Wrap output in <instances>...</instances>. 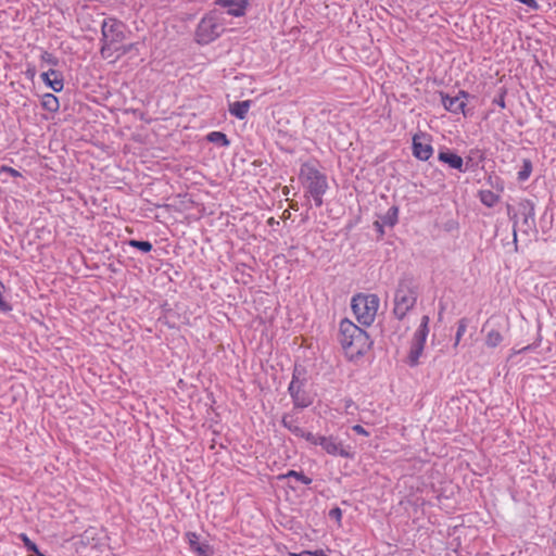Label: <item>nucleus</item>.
Instances as JSON below:
<instances>
[{
	"label": "nucleus",
	"instance_id": "22",
	"mask_svg": "<svg viewBox=\"0 0 556 556\" xmlns=\"http://www.w3.org/2000/svg\"><path fill=\"white\" fill-rule=\"evenodd\" d=\"M479 199L483 205L488 207H493L498 203L500 195L491 190H480Z\"/></svg>",
	"mask_w": 556,
	"mask_h": 556
},
{
	"label": "nucleus",
	"instance_id": "15",
	"mask_svg": "<svg viewBox=\"0 0 556 556\" xmlns=\"http://www.w3.org/2000/svg\"><path fill=\"white\" fill-rule=\"evenodd\" d=\"M438 160L447 164L448 167L464 173V159L452 150L444 148L439 151Z\"/></svg>",
	"mask_w": 556,
	"mask_h": 556
},
{
	"label": "nucleus",
	"instance_id": "47",
	"mask_svg": "<svg viewBox=\"0 0 556 556\" xmlns=\"http://www.w3.org/2000/svg\"><path fill=\"white\" fill-rule=\"evenodd\" d=\"M353 405H354V402H353V400H352V399H350V397H349V399H345V400H344V407H345V409H346V410H348L351 406H353Z\"/></svg>",
	"mask_w": 556,
	"mask_h": 556
},
{
	"label": "nucleus",
	"instance_id": "49",
	"mask_svg": "<svg viewBox=\"0 0 556 556\" xmlns=\"http://www.w3.org/2000/svg\"><path fill=\"white\" fill-rule=\"evenodd\" d=\"M444 309H445L444 305L442 303H440L439 320L442 319V315H443Z\"/></svg>",
	"mask_w": 556,
	"mask_h": 556
},
{
	"label": "nucleus",
	"instance_id": "16",
	"mask_svg": "<svg viewBox=\"0 0 556 556\" xmlns=\"http://www.w3.org/2000/svg\"><path fill=\"white\" fill-rule=\"evenodd\" d=\"M43 84L54 92H61L64 88L63 74L60 71L50 68L41 74Z\"/></svg>",
	"mask_w": 556,
	"mask_h": 556
},
{
	"label": "nucleus",
	"instance_id": "26",
	"mask_svg": "<svg viewBox=\"0 0 556 556\" xmlns=\"http://www.w3.org/2000/svg\"><path fill=\"white\" fill-rule=\"evenodd\" d=\"M18 539L23 542L27 552H31L35 556H47L40 552L37 544L33 542L26 533H20Z\"/></svg>",
	"mask_w": 556,
	"mask_h": 556
},
{
	"label": "nucleus",
	"instance_id": "20",
	"mask_svg": "<svg viewBox=\"0 0 556 556\" xmlns=\"http://www.w3.org/2000/svg\"><path fill=\"white\" fill-rule=\"evenodd\" d=\"M399 211L397 205H392L384 215L379 217V220L392 228L399 223Z\"/></svg>",
	"mask_w": 556,
	"mask_h": 556
},
{
	"label": "nucleus",
	"instance_id": "37",
	"mask_svg": "<svg viewBox=\"0 0 556 556\" xmlns=\"http://www.w3.org/2000/svg\"><path fill=\"white\" fill-rule=\"evenodd\" d=\"M328 516L330 519H333L338 522V525L340 526L341 525V520H342V510L340 507L336 506L333 508H331L328 513Z\"/></svg>",
	"mask_w": 556,
	"mask_h": 556
},
{
	"label": "nucleus",
	"instance_id": "2",
	"mask_svg": "<svg viewBox=\"0 0 556 556\" xmlns=\"http://www.w3.org/2000/svg\"><path fill=\"white\" fill-rule=\"evenodd\" d=\"M419 295V286L412 273H403L397 280L394 293L393 314L399 320H403L409 311L414 308Z\"/></svg>",
	"mask_w": 556,
	"mask_h": 556
},
{
	"label": "nucleus",
	"instance_id": "41",
	"mask_svg": "<svg viewBox=\"0 0 556 556\" xmlns=\"http://www.w3.org/2000/svg\"><path fill=\"white\" fill-rule=\"evenodd\" d=\"M1 173H7L9 174L11 177H22V174L16 170L15 168L13 167H10V166H7V165H2L1 166Z\"/></svg>",
	"mask_w": 556,
	"mask_h": 556
},
{
	"label": "nucleus",
	"instance_id": "52",
	"mask_svg": "<svg viewBox=\"0 0 556 556\" xmlns=\"http://www.w3.org/2000/svg\"><path fill=\"white\" fill-rule=\"evenodd\" d=\"M166 324L169 326V328H174V325H170L169 321H166Z\"/></svg>",
	"mask_w": 556,
	"mask_h": 556
},
{
	"label": "nucleus",
	"instance_id": "34",
	"mask_svg": "<svg viewBox=\"0 0 556 556\" xmlns=\"http://www.w3.org/2000/svg\"><path fill=\"white\" fill-rule=\"evenodd\" d=\"M506 94H507V89L505 87H501L498 89V94L492 101L493 104H496L500 108L504 109L506 106V103H505Z\"/></svg>",
	"mask_w": 556,
	"mask_h": 556
},
{
	"label": "nucleus",
	"instance_id": "36",
	"mask_svg": "<svg viewBox=\"0 0 556 556\" xmlns=\"http://www.w3.org/2000/svg\"><path fill=\"white\" fill-rule=\"evenodd\" d=\"M4 286L0 282V313H9L12 311V305L4 299L2 289Z\"/></svg>",
	"mask_w": 556,
	"mask_h": 556
},
{
	"label": "nucleus",
	"instance_id": "7",
	"mask_svg": "<svg viewBox=\"0 0 556 556\" xmlns=\"http://www.w3.org/2000/svg\"><path fill=\"white\" fill-rule=\"evenodd\" d=\"M299 178L305 188V193L327 192L329 186L327 176L317 168V161L305 162L301 165Z\"/></svg>",
	"mask_w": 556,
	"mask_h": 556
},
{
	"label": "nucleus",
	"instance_id": "42",
	"mask_svg": "<svg viewBox=\"0 0 556 556\" xmlns=\"http://www.w3.org/2000/svg\"><path fill=\"white\" fill-rule=\"evenodd\" d=\"M374 227H375L376 231L378 232L379 238H382L384 236L386 225L378 219V220L374 222Z\"/></svg>",
	"mask_w": 556,
	"mask_h": 556
},
{
	"label": "nucleus",
	"instance_id": "51",
	"mask_svg": "<svg viewBox=\"0 0 556 556\" xmlns=\"http://www.w3.org/2000/svg\"><path fill=\"white\" fill-rule=\"evenodd\" d=\"M170 313L172 311H167V315L165 316L166 318L170 316Z\"/></svg>",
	"mask_w": 556,
	"mask_h": 556
},
{
	"label": "nucleus",
	"instance_id": "27",
	"mask_svg": "<svg viewBox=\"0 0 556 556\" xmlns=\"http://www.w3.org/2000/svg\"><path fill=\"white\" fill-rule=\"evenodd\" d=\"M127 244L144 254L153 250V244L148 240L129 239Z\"/></svg>",
	"mask_w": 556,
	"mask_h": 556
},
{
	"label": "nucleus",
	"instance_id": "50",
	"mask_svg": "<svg viewBox=\"0 0 556 556\" xmlns=\"http://www.w3.org/2000/svg\"><path fill=\"white\" fill-rule=\"evenodd\" d=\"M285 189H286V191H283V193H285V195H288L289 190H288V188H287V187H286Z\"/></svg>",
	"mask_w": 556,
	"mask_h": 556
},
{
	"label": "nucleus",
	"instance_id": "5",
	"mask_svg": "<svg viewBox=\"0 0 556 556\" xmlns=\"http://www.w3.org/2000/svg\"><path fill=\"white\" fill-rule=\"evenodd\" d=\"M378 307L379 298L376 294L357 293L351 300L352 312L357 321L365 327L374 323Z\"/></svg>",
	"mask_w": 556,
	"mask_h": 556
},
{
	"label": "nucleus",
	"instance_id": "48",
	"mask_svg": "<svg viewBox=\"0 0 556 556\" xmlns=\"http://www.w3.org/2000/svg\"><path fill=\"white\" fill-rule=\"evenodd\" d=\"M506 210H507V215L508 216L513 215V212H516L511 204H507L506 205Z\"/></svg>",
	"mask_w": 556,
	"mask_h": 556
},
{
	"label": "nucleus",
	"instance_id": "6",
	"mask_svg": "<svg viewBox=\"0 0 556 556\" xmlns=\"http://www.w3.org/2000/svg\"><path fill=\"white\" fill-rule=\"evenodd\" d=\"M224 31L225 28L218 22V12L214 9L200 20L194 31V41L201 46H206L219 38Z\"/></svg>",
	"mask_w": 556,
	"mask_h": 556
},
{
	"label": "nucleus",
	"instance_id": "28",
	"mask_svg": "<svg viewBox=\"0 0 556 556\" xmlns=\"http://www.w3.org/2000/svg\"><path fill=\"white\" fill-rule=\"evenodd\" d=\"M532 169H533L532 161L530 159H523L522 165L517 174V179L519 181H526L530 177Z\"/></svg>",
	"mask_w": 556,
	"mask_h": 556
},
{
	"label": "nucleus",
	"instance_id": "23",
	"mask_svg": "<svg viewBox=\"0 0 556 556\" xmlns=\"http://www.w3.org/2000/svg\"><path fill=\"white\" fill-rule=\"evenodd\" d=\"M277 478H278V480H285V479H288V478H294V479H296L298 481H300L301 483H303L305 485H309L312 483V481H313L309 477L304 475L303 471H296V470H293V469L288 470L286 473L279 475Z\"/></svg>",
	"mask_w": 556,
	"mask_h": 556
},
{
	"label": "nucleus",
	"instance_id": "29",
	"mask_svg": "<svg viewBox=\"0 0 556 556\" xmlns=\"http://www.w3.org/2000/svg\"><path fill=\"white\" fill-rule=\"evenodd\" d=\"M503 341V336L498 330L492 329L488 332L485 338V344L489 348H496Z\"/></svg>",
	"mask_w": 556,
	"mask_h": 556
},
{
	"label": "nucleus",
	"instance_id": "30",
	"mask_svg": "<svg viewBox=\"0 0 556 556\" xmlns=\"http://www.w3.org/2000/svg\"><path fill=\"white\" fill-rule=\"evenodd\" d=\"M295 437L305 439L308 443L315 446L319 445V441L323 438V435L305 431L303 428H300V432H298Z\"/></svg>",
	"mask_w": 556,
	"mask_h": 556
},
{
	"label": "nucleus",
	"instance_id": "11",
	"mask_svg": "<svg viewBox=\"0 0 556 556\" xmlns=\"http://www.w3.org/2000/svg\"><path fill=\"white\" fill-rule=\"evenodd\" d=\"M438 96L440 97V101L444 109L452 114L462 113L465 117L470 115L468 110H466L467 103L464 100H460V97L451 96L442 90L438 91Z\"/></svg>",
	"mask_w": 556,
	"mask_h": 556
},
{
	"label": "nucleus",
	"instance_id": "39",
	"mask_svg": "<svg viewBox=\"0 0 556 556\" xmlns=\"http://www.w3.org/2000/svg\"><path fill=\"white\" fill-rule=\"evenodd\" d=\"M509 219L513 222V236H514V244H515V249L517 250V244H518V240H517V225H518V219H517V212H513V215L508 216Z\"/></svg>",
	"mask_w": 556,
	"mask_h": 556
},
{
	"label": "nucleus",
	"instance_id": "38",
	"mask_svg": "<svg viewBox=\"0 0 556 556\" xmlns=\"http://www.w3.org/2000/svg\"><path fill=\"white\" fill-rule=\"evenodd\" d=\"M541 341H542V337H541V334H539L536 340L533 343L523 346L522 349H520L518 351V353H527V352H531V351L535 350L536 348L540 346Z\"/></svg>",
	"mask_w": 556,
	"mask_h": 556
},
{
	"label": "nucleus",
	"instance_id": "8",
	"mask_svg": "<svg viewBox=\"0 0 556 556\" xmlns=\"http://www.w3.org/2000/svg\"><path fill=\"white\" fill-rule=\"evenodd\" d=\"M429 316L424 315L421 317L418 329L415 331L413 336L409 353L407 356V364L410 367H415L419 364V357L424 352L426 340L429 333Z\"/></svg>",
	"mask_w": 556,
	"mask_h": 556
},
{
	"label": "nucleus",
	"instance_id": "9",
	"mask_svg": "<svg viewBox=\"0 0 556 556\" xmlns=\"http://www.w3.org/2000/svg\"><path fill=\"white\" fill-rule=\"evenodd\" d=\"M319 446L331 456H341L343 458L353 459L355 454L350 446H344L342 442L334 435H323Z\"/></svg>",
	"mask_w": 556,
	"mask_h": 556
},
{
	"label": "nucleus",
	"instance_id": "46",
	"mask_svg": "<svg viewBox=\"0 0 556 556\" xmlns=\"http://www.w3.org/2000/svg\"><path fill=\"white\" fill-rule=\"evenodd\" d=\"M26 75H27V77L33 78V77L36 75V68H35V66H33V67H27V70H26Z\"/></svg>",
	"mask_w": 556,
	"mask_h": 556
},
{
	"label": "nucleus",
	"instance_id": "32",
	"mask_svg": "<svg viewBox=\"0 0 556 556\" xmlns=\"http://www.w3.org/2000/svg\"><path fill=\"white\" fill-rule=\"evenodd\" d=\"M467 327H468V319L466 317L460 318L457 321V331H456V334H455V343H454L455 346L458 345L462 337L464 336V333L467 330Z\"/></svg>",
	"mask_w": 556,
	"mask_h": 556
},
{
	"label": "nucleus",
	"instance_id": "12",
	"mask_svg": "<svg viewBox=\"0 0 556 556\" xmlns=\"http://www.w3.org/2000/svg\"><path fill=\"white\" fill-rule=\"evenodd\" d=\"M214 5L226 9V13L232 17H242L247 14L250 0H215Z\"/></svg>",
	"mask_w": 556,
	"mask_h": 556
},
{
	"label": "nucleus",
	"instance_id": "25",
	"mask_svg": "<svg viewBox=\"0 0 556 556\" xmlns=\"http://www.w3.org/2000/svg\"><path fill=\"white\" fill-rule=\"evenodd\" d=\"M281 425L288 429L293 435L300 432V426L296 425V419L291 414H283L281 418Z\"/></svg>",
	"mask_w": 556,
	"mask_h": 556
},
{
	"label": "nucleus",
	"instance_id": "1",
	"mask_svg": "<svg viewBox=\"0 0 556 556\" xmlns=\"http://www.w3.org/2000/svg\"><path fill=\"white\" fill-rule=\"evenodd\" d=\"M338 340L345 355L351 361L364 356L374 344L367 331L348 318H343L340 321Z\"/></svg>",
	"mask_w": 556,
	"mask_h": 556
},
{
	"label": "nucleus",
	"instance_id": "10",
	"mask_svg": "<svg viewBox=\"0 0 556 556\" xmlns=\"http://www.w3.org/2000/svg\"><path fill=\"white\" fill-rule=\"evenodd\" d=\"M413 155L419 161H428L433 154V147L430 142V136L425 132H417L412 141Z\"/></svg>",
	"mask_w": 556,
	"mask_h": 556
},
{
	"label": "nucleus",
	"instance_id": "14",
	"mask_svg": "<svg viewBox=\"0 0 556 556\" xmlns=\"http://www.w3.org/2000/svg\"><path fill=\"white\" fill-rule=\"evenodd\" d=\"M486 159L485 151L479 148L470 149L464 159V173L476 172L478 168H483L481 165Z\"/></svg>",
	"mask_w": 556,
	"mask_h": 556
},
{
	"label": "nucleus",
	"instance_id": "21",
	"mask_svg": "<svg viewBox=\"0 0 556 556\" xmlns=\"http://www.w3.org/2000/svg\"><path fill=\"white\" fill-rule=\"evenodd\" d=\"M206 140L211 143H215L219 147H229L230 140L227 135L223 131H211L206 135Z\"/></svg>",
	"mask_w": 556,
	"mask_h": 556
},
{
	"label": "nucleus",
	"instance_id": "4",
	"mask_svg": "<svg viewBox=\"0 0 556 556\" xmlns=\"http://www.w3.org/2000/svg\"><path fill=\"white\" fill-rule=\"evenodd\" d=\"M308 382L307 368L295 362L292 370V378L288 387V393L292 400L293 409H304L314 402V396L306 389Z\"/></svg>",
	"mask_w": 556,
	"mask_h": 556
},
{
	"label": "nucleus",
	"instance_id": "43",
	"mask_svg": "<svg viewBox=\"0 0 556 556\" xmlns=\"http://www.w3.org/2000/svg\"><path fill=\"white\" fill-rule=\"evenodd\" d=\"M352 430L357 433V434H361V435H364V437H368L370 433L361 425H354L352 427Z\"/></svg>",
	"mask_w": 556,
	"mask_h": 556
},
{
	"label": "nucleus",
	"instance_id": "3",
	"mask_svg": "<svg viewBox=\"0 0 556 556\" xmlns=\"http://www.w3.org/2000/svg\"><path fill=\"white\" fill-rule=\"evenodd\" d=\"M131 30L123 21L110 16L101 23L100 54L103 59L111 58L119 43L124 42Z\"/></svg>",
	"mask_w": 556,
	"mask_h": 556
},
{
	"label": "nucleus",
	"instance_id": "18",
	"mask_svg": "<svg viewBox=\"0 0 556 556\" xmlns=\"http://www.w3.org/2000/svg\"><path fill=\"white\" fill-rule=\"evenodd\" d=\"M251 104V100L236 101L229 104V113L238 119L242 121L247 117Z\"/></svg>",
	"mask_w": 556,
	"mask_h": 556
},
{
	"label": "nucleus",
	"instance_id": "33",
	"mask_svg": "<svg viewBox=\"0 0 556 556\" xmlns=\"http://www.w3.org/2000/svg\"><path fill=\"white\" fill-rule=\"evenodd\" d=\"M40 61L50 66H58L60 64L59 58H56L54 54H52L46 50L41 51Z\"/></svg>",
	"mask_w": 556,
	"mask_h": 556
},
{
	"label": "nucleus",
	"instance_id": "24",
	"mask_svg": "<svg viewBox=\"0 0 556 556\" xmlns=\"http://www.w3.org/2000/svg\"><path fill=\"white\" fill-rule=\"evenodd\" d=\"M42 108L51 113L56 112L60 108L59 99L52 93L43 94Z\"/></svg>",
	"mask_w": 556,
	"mask_h": 556
},
{
	"label": "nucleus",
	"instance_id": "13",
	"mask_svg": "<svg viewBox=\"0 0 556 556\" xmlns=\"http://www.w3.org/2000/svg\"><path fill=\"white\" fill-rule=\"evenodd\" d=\"M189 544V549L197 556H213V547L206 542H200L199 535L195 532H187L185 534Z\"/></svg>",
	"mask_w": 556,
	"mask_h": 556
},
{
	"label": "nucleus",
	"instance_id": "17",
	"mask_svg": "<svg viewBox=\"0 0 556 556\" xmlns=\"http://www.w3.org/2000/svg\"><path fill=\"white\" fill-rule=\"evenodd\" d=\"M519 213L522 215V224L527 228H535V205L529 199L519 202Z\"/></svg>",
	"mask_w": 556,
	"mask_h": 556
},
{
	"label": "nucleus",
	"instance_id": "19",
	"mask_svg": "<svg viewBox=\"0 0 556 556\" xmlns=\"http://www.w3.org/2000/svg\"><path fill=\"white\" fill-rule=\"evenodd\" d=\"M140 42L119 43L114 50L117 53V59L124 55L138 56L140 55Z\"/></svg>",
	"mask_w": 556,
	"mask_h": 556
},
{
	"label": "nucleus",
	"instance_id": "45",
	"mask_svg": "<svg viewBox=\"0 0 556 556\" xmlns=\"http://www.w3.org/2000/svg\"><path fill=\"white\" fill-rule=\"evenodd\" d=\"M455 97H460V100H466L470 97V94L465 90H459Z\"/></svg>",
	"mask_w": 556,
	"mask_h": 556
},
{
	"label": "nucleus",
	"instance_id": "35",
	"mask_svg": "<svg viewBox=\"0 0 556 556\" xmlns=\"http://www.w3.org/2000/svg\"><path fill=\"white\" fill-rule=\"evenodd\" d=\"M488 182L490 184V186L494 189H496L497 191H503L504 190V181L501 179V177L494 175H490L488 177Z\"/></svg>",
	"mask_w": 556,
	"mask_h": 556
},
{
	"label": "nucleus",
	"instance_id": "44",
	"mask_svg": "<svg viewBox=\"0 0 556 556\" xmlns=\"http://www.w3.org/2000/svg\"><path fill=\"white\" fill-rule=\"evenodd\" d=\"M307 556H328L323 549H315L309 551V554H306Z\"/></svg>",
	"mask_w": 556,
	"mask_h": 556
},
{
	"label": "nucleus",
	"instance_id": "31",
	"mask_svg": "<svg viewBox=\"0 0 556 556\" xmlns=\"http://www.w3.org/2000/svg\"><path fill=\"white\" fill-rule=\"evenodd\" d=\"M97 535V529L90 527L89 529L85 530L84 533L80 535L81 542L85 544H92L96 546L98 544V540L96 539Z\"/></svg>",
	"mask_w": 556,
	"mask_h": 556
},
{
	"label": "nucleus",
	"instance_id": "40",
	"mask_svg": "<svg viewBox=\"0 0 556 556\" xmlns=\"http://www.w3.org/2000/svg\"><path fill=\"white\" fill-rule=\"evenodd\" d=\"M326 192H313L309 194H305L306 197H312L314 200V203L317 207H320L323 205V197Z\"/></svg>",
	"mask_w": 556,
	"mask_h": 556
}]
</instances>
